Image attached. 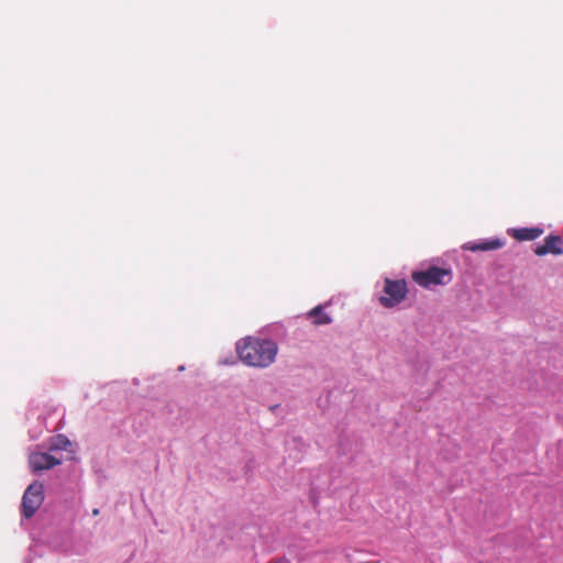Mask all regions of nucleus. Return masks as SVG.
<instances>
[{
    "instance_id": "obj_9",
    "label": "nucleus",
    "mask_w": 563,
    "mask_h": 563,
    "mask_svg": "<svg viewBox=\"0 0 563 563\" xmlns=\"http://www.w3.org/2000/svg\"><path fill=\"white\" fill-rule=\"evenodd\" d=\"M309 317L313 318V324L316 325L329 324L332 321L331 318L322 311L321 306H317L310 310Z\"/></svg>"
},
{
    "instance_id": "obj_4",
    "label": "nucleus",
    "mask_w": 563,
    "mask_h": 563,
    "mask_svg": "<svg viewBox=\"0 0 563 563\" xmlns=\"http://www.w3.org/2000/svg\"><path fill=\"white\" fill-rule=\"evenodd\" d=\"M44 501V487L40 482H34L25 489L22 497V515L30 519Z\"/></svg>"
},
{
    "instance_id": "obj_6",
    "label": "nucleus",
    "mask_w": 563,
    "mask_h": 563,
    "mask_svg": "<svg viewBox=\"0 0 563 563\" xmlns=\"http://www.w3.org/2000/svg\"><path fill=\"white\" fill-rule=\"evenodd\" d=\"M563 241L559 235H549L545 238L542 245H538L534 249V253L538 256H544L547 254L561 255L563 253Z\"/></svg>"
},
{
    "instance_id": "obj_10",
    "label": "nucleus",
    "mask_w": 563,
    "mask_h": 563,
    "mask_svg": "<svg viewBox=\"0 0 563 563\" xmlns=\"http://www.w3.org/2000/svg\"><path fill=\"white\" fill-rule=\"evenodd\" d=\"M70 444V441L68 438L64 434H57L52 439L51 442V449L52 450H66L67 446Z\"/></svg>"
},
{
    "instance_id": "obj_8",
    "label": "nucleus",
    "mask_w": 563,
    "mask_h": 563,
    "mask_svg": "<svg viewBox=\"0 0 563 563\" xmlns=\"http://www.w3.org/2000/svg\"><path fill=\"white\" fill-rule=\"evenodd\" d=\"M509 235L517 241H533L543 233L541 228H517L508 231Z\"/></svg>"
},
{
    "instance_id": "obj_2",
    "label": "nucleus",
    "mask_w": 563,
    "mask_h": 563,
    "mask_svg": "<svg viewBox=\"0 0 563 563\" xmlns=\"http://www.w3.org/2000/svg\"><path fill=\"white\" fill-rule=\"evenodd\" d=\"M411 278L419 286L429 288L431 286L450 284L453 279V274L450 268L430 266L424 271L413 272Z\"/></svg>"
},
{
    "instance_id": "obj_5",
    "label": "nucleus",
    "mask_w": 563,
    "mask_h": 563,
    "mask_svg": "<svg viewBox=\"0 0 563 563\" xmlns=\"http://www.w3.org/2000/svg\"><path fill=\"white\" fill-rule=\"evenodd\" d=\"M29 464L33 472H42L51 470L60 464V460L44 452H34L29 456Z\"/></svg>"
},
{
    "instance_id": "obj_11",
    "label": "nucleus",
    "mask_w": 563,
    "mask_h": 563,
    "mask_svg": "<svg viewBox=\"0 0 563 563\" xmlns=\"http://www.w3.org/2000/svg\"><path fill=\"white\" fill-rule=\"evenodd\" d=\"M272 563H290V561L285 558H280L278 560L273 561Z\"/></svg>"
},
{
    "instance_id": "obj_12",
    "label": "nucleus",
    "mask_w": 563,
    "mask_h": 563,
    "mask_svg": "<svg viewBox=\"0 0 563 563\" xmlns=\"http://www.w3.org/2000/svg\"><path fill=\"white\" fill-rule=\"evenodd\" d=\"M92 515H93V516L99 515V509H97V508H96V509H93V510H92Z\"/></svg>"
},
{
    "instance_id": "obj_7",
    "label": "nucleus",
    "mask_w": 563,
    "mask_h": 563,
    "mask_svg": "<svg viewBox=\"0 0 563 563\" xmlns=\"http://www.w3.org/2000/svg\"><path fill=\"white\" fill-rule=\"evenodd\" d=\"M504 245L505 243L500 239H492L483 241H470L463 245V249L471 252H487L501 249Z\"/></svg>"
},
{
    "instance_id": "obj_3",
    "label": "nucleus",
    "mask_w": 563,
    "mask_h": 563,
    "mask_svg": "<svg viewBox=\"0 0 563 563\" xmlns=\"http://www.w3.org/2000/svg\"><path fill=\"white\" fill-rule=\"evenodd\" d=\"M408 288L405 279L393 280L386 278L384 295L379 297V302L385 308H393L405 300Z\"/></svg>"
},
{
    "instance_id": "obj_1",
    "label": "nucleus",
    "mask_w": 563,
    "mask_h": 563,
    "mask_svg": "<svg viewBox=\"0 0 563 563\" xmlns=\"http://www.w3.org/2000/svg\"><path fill=\"white\" fill-rule=\"evenodd\" d=\"M236 352L245 365L267 367L275 361L278 347L272 340L247 336L236 343Z\"/></svg>"
}]
</instances>
